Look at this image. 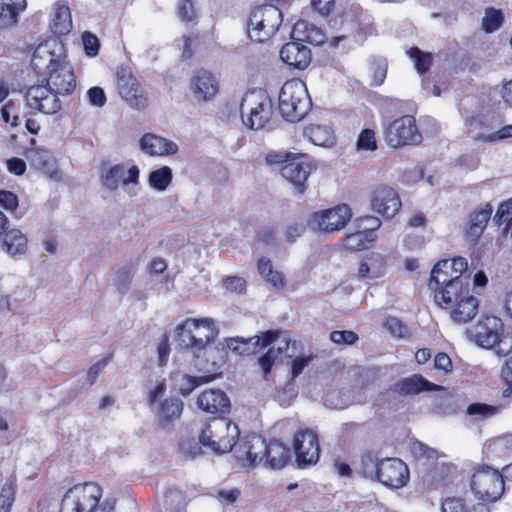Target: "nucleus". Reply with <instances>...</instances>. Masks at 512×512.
<instances>
[{"instance_id": "nucleus-35", "label": "nucleus", "mask_w": 512, "mask_h": 512, "mask_svg": "<svg viewBox=\"0 0 512 512\" xmlns=\"http://www.w3.org/2000/svg\"><path fill=\"white\" fill-rule=\"evenodd\" d=\"M72 28L70 8L64 2H57L53 7L51 30L54 34L66 35Z\"/></svg>"}, {"instance_id": "nucleus-17", "label": "nucleus", "mask_w": 512, "mask_h": 512, "mask_svg": "<svg viewBox=\"0 0 512 512\" xmlns=\"http://www.w3.org/2000/svg\"><path fill=\"white\" fill-rule=\"evenodd\" d=\"M379 472V482L390 489L404 487L410 477L408 466L398 458L382 459Z\"/></svg>"}, {"instance_id": "nucleus-39", "label": "nucleus", "mask_w": 512, "mask_h": 512, "mask_svg": "<svg viewBox=\"0 0 512 512\" xmlns=\"http://www.w3.org/2000/svg\"><path fill=\"white\" fill-rule=\"evenodd\" d=\"M500 412L499 406L488 405L485 403H472L466 408V416L472 422H482L493 416L497 415Z\"/></svg>"}, {"instance_id": "nucleus-14", "label": "nucleus", "mask_w": 512, "mask_h": 512, "mask_svg": "<svg viewBox=\"0 0 512 512\" xmlns=\"http://www.w3.org/2000/svg\"><path fill=\"white\" fill-rule=\"evenodd\" d=\"M60 94L42 84L31 86L26 92L27 105L46 115H53L61 110Z\"/></svg>"}, {"instance_id": "nucleus-43", "label": "nucleus", "mask_w": 512, "mask_h": 512, "mask_svg": "<svg viewBox=\"0 0 512 512\" xmlns=\"http://www.w3.org/2000/svg\"><path fill=\"white\" fill-rule=\"evenodd\" d=\"M172 179V169L168 166H163L150 172L148 177V184L152 189L163 192L171 184Z\"/></svg>"}, {"instance_id": "nucleus-1", "label": "nucleus", "mask_w": 512, "mask_h": 512, "mask_svg": "<svg viewBox=\"0 0 512 512\" xmlns=\"http://www.w3.org/2000/svg\"><path fill=\"white\" fill-rule=\"evenodd\" d=\"M217 330L211 318H189L177 328L178 345L191 353L194 358V366L199 371H209L208 364L219 368L223 362L222 356L216 347L210 345Z\"/></svg>"}, {"instance_id": "nucleus-36", "label": "nucleus", "mask_w": 512, "mask_h": 512, "mask_svg": "<svg viewBox=\"0 0 512 512\" xmlns=\"http://www.w3.org/2000/svg\"><path fill=\"white\" fill-rule=\"evenodd\" d=\"M26 157L30 164L37 169L43 170L52 175L55 172L56 160L49 150L43 148H32L27 151Z\"/></svg>"}, {"instance_id": "nucleus-26", "label": "nucleus", "mask_w": 512, "mask_h": 512, "mask_svg": "<svg viewBox=\"0 0 512 512\" xmlns=\"http://www.w3.org/2000/svg\"><path fill=\"white\" fill-rule=\"evenodd\" d=\"M140 149L149 156H170L178 152V145L152 133L144 134L139 141Z\"/></svg>"}, {"instance_id": "nucleus-42", "label": "nucleus", "mask_w": 512, "mask_h": 512, "mask_svg": "<svg viewBox=\"0 0 512 512\" xmlns=\"http://www.w3.org/2000/svg\"><path fill=\"white\" fill-rule=\"evenodd\" d=\"M375 233L371 231H358L348 234L343 241L346 249L351 251H360L366 249L368 244L375 240Z\"/></svg>"}, {"instance_id": "nucleus-27", "label": "nucleus", "mask_w": 512, "mask_h": 512, "mask_svg": "<svg viewBox=\"0 0 512 512\" xmlns=\"http://www.w3.org/2000/svg\"><path fill=\"white\" fill-rule=\"evenodd\" d=\"M197 405L207 413L225 414L229 412L230 400L222 390L210 389L198 396Z\"/></svg>"}, {"instance_id": "nucleus-23", "label": "nucleus", "mask_w": 512, "mask_h": 512, "mask_svg": "<svg viewBox=\"0 0 512 512\" xmlns=\"http://www.w3.org/2000/svg\"><path fill=\"white\" fill-rule=\"evenodd\" d=\"M45 86L60 94L69 95L76 87V80L72 66L66 62L45 75Z\"/></svg>"}, {"instance_id": "nucleus-51", "label": "nucleus", "mask_w": 512, "mask_h": 512, "mask_svg": "<svg viewBox=\"0 0 512 512\" xmlns=\"http://www.w3.org/2000/svg\"><path fill=\"white\" fill-rule=\"evenodd\" d=\"M16 485L14 481L8 480L0 491V512H10L15 501Z\"/></svg>"}, {"instance_id": "nucleus-5", "label": "nucleus", "mask_w": 512, "mask_h": 512, "mask_svg": "<svg viewBox=\"0 0 512 512\" xmlns=\"http://www.w3.org/2000/svg\"><path fill=\"white\" fill-rule=\"evenodd\" d=\"M241 118L245 126L253 130L262 129L271 119L272 101L266 91H247L240 103Z\"/></svg>"}, {"instance_id": "nucleus-60", "label": "nucleus", "mask_w": 512, "mask_h": 512, "mask_svg": "<svg viewBox=\"0 0 512 512\" xmlns=\"http://www.w3.org/2000/svg\"><path fill=\"white\" fill-rule=\"evenodd\" d=\"M87 97H88L89 103L92 106H95L98 108L103 107L107 100L104 90L98 86H94V87L90 88L87 91Z\"/></svg>"}, {"instance_id": "nucleus-41", "label": "nucleus", "mask_w": 512, "mask_h": 512, "mask_svg": "<svg viewBox=\"0 0 512 512\" xmlns=\"http://www.w3.org/2000/svg\"><path fill=\"white\" fill-rule=\"evenodd\" d=\"M380 464H382V459H379L375 454L372 452L364 453L359 462L360 473L367 479L379 481Z\"/></svg>"}, {"instance_id": "nucleus-12", "label": "nucleus", "mask_w": 512, "mask_h": 512, "mask_svg": "<svg viewBox=\"0 0 512 512\" xmlns=\"http://www.w3.org/2000/svg\"><path fill=\"white\" fill-rule=\"evenodd\" d=\"M117 89L121 99L132 109L144 110L147 107V93L126 67H120L117 70Z\"/></svg>"}, {"instance_id": "nucleus-49", "label": "nucleus", "mask_w": 512, "mask_h": 512, "mask_svg": "<svg viewBox=\"0 0 512 512\" xmlns=\"http://www.w3.org/2000/svg\"><path fill=\"white\" fill-rule=\"evenodd\" d=\"M132 266H123L119 268L114 277V284L121 294H125L130 289V284L134 275Z\"/></svg>"}, {"instance_id": "nucleus-15", "label": "nucleus", "mask_w": 512, "mask_h": 512, "mask_svg": "<svg viewBox=\"0 0 512 512\" xmlns=\"http://www.w3.org/2000/svg\"><path fill=\"white\" fill-rule=\"evenodd\" d=\"M266 441L258 435L241 438L234 447V456L243 467H251L263 462Z\"/></svg>"}, {"instance_id": "nucleus-20", "label": "nucleus", "mask_w": 512, "mask_h": 512, "mask_svg": "<svg viewBox=\"0 0 512 512\" xmlns=\"http://www.w3.org/2000/svg\"><path fill=\"white\" fill-rule=\"evenodd\" d=\"M467 268V260L463 257L441 260L432 269L429 285L433 287V283H445L448 279L468 280L462 276Z\"/></svg>"}, {"instance_id": "nucleus-4", "label": "nucleus", "mask_w": 512, "mask_h": 512, "mask_svg": "<svg viewBox=\"0 0 512 512\" xmlns=\"http://www.w3.org/2000/svg\"><path fill=\"white\" fill-rule=\"evenodd\" d=\"M279 111L289 122L305 117L312 106L306 84L299 79L286 81L279 92Z\"/></svg>"}, {"instance_id": "nucleus-52", "label": "nucleus", "mask_w": 512, "mask_h": 512, "mask_svg": "<svg viewBox=\"0 0 512 512\" xmlns=\"http://www.w3.org/2000/svg\"><path fill=\"white\" fill-rule=\"evenodd\" d=\"M503 20L504 17L500 10L487 8L482 19L483 29L488 33L494 32L501 27Z\"/></svg>"}, {"instance_id": "nucleus-45", "label": "nucleus", "mask_w": 512, "mask_h": 512, "mask_svg": "<svg viewBox=\"0 0 512 512\" xmlns=\"http://www.w3.org/2000/svg\"><path fill=\"white\" fill-rule=\"evenodd\" d=\"M407 54L413 61L418 74L423 75L429 71L433 63V56L431 53L424 52L417 47H412L407 51Z\"/></svg>"}, {"instance_id": "nucleus-53", "label": "nucleus", "mask_w": 512, "mask_h": 512, "mask_svg": "<svg viewBox=\"0 0 512 512\" xmlns=\"http://www.w3.org/2000/svg\"><path fill=\"white\" fill-rule=\"evenodd\" d=\"M371 271V279L379 278L385 273V258L379 253H371L366 258Z\"/></svg>"}, {"instance_id": "nucleus-18", "label": "nucleus", "mask_w": 512, "mask_h": 512, "mask_svg": "<svg viewBox=\"0 0 512 512\" xmlns=\"http://www.w3.org/2000/svg\"><path fill=\"white\" fill-rule=\"evenodd\" d=\"M502 321L494 316L480 320L473 329L468 330L476 344L485 349L494 348L502 335Z\"/></svg>"}, {"instance_id": "nucleus-54", "label": "nucleus", "mask_w": 512, "mask_h": 512, "mask_svg": "<svg viewBox=\"0 0 512 512\" xmlns=\"http://www.w3.org/2000/svg\"><path fill=\"white\" fill-rule=\"evenodd\" d=\"M358 150L374 151L377 149L375 132L371 129H364L357 140Z\"/></svg>"}, {"instance_id": "nucleus-58", "label": "nucleus", "mask_w": 512, "mask_h": 512, "mask_svg": "<svg viewBox=\"0 0 512 512\" xmlns=\"http://www.w3.org/2000/svg\"><path fill=\"white\" fill-rule=\"evenodd\" d=\"M82 41L85 52L88 56L93 57L98 54L100 44L98 38L95 35L90 32H85L82 35Z\"/></svg>"}, {"instance_id": "nucleus-64", "label": "nucleus", "mask_w": 512, "mask_h": 512, "mask_svg": "<svg viewBox=\"0 0 512 512\" xmlns=\"http://www.w3.org/2000/svg\"><path fill=\"white\" fill-rule=\"evenodd\" d=\"M442 512H467L464 503L458 498H448L442 503Z\"/></svg>"}, {"instance_id": "nucleus-57", "label": "nucleus", "mask_w": 512, "mask_h": 512, "mask_svg": "<svg viewBox=\"0 0 512 512\" xmlns=\"http://www.w3.org/2000/svg\"><path fill=\"white\" fill-rule=\"evenodd\" d=\"M1 116L5 123H11L12 126L20 124L19 114L16 112V106L13 101L7 102L1 109Z\"/></svg>"}, {"instance_id": "nucleus-8", "label": "nucleus", "mask_w": 512, "mask_h": 512, "mask_svg": "<svg viewBox=\"0 0 512 512\" xmlns=\"http://www.w3.org/2000/svg\"><path fill=\"white\" fill-rule=\"evenodd\" d=\"M102 497L101 487L93 482L70 488L61 502L60 512H91Z\"/></svg>"}, {"instance_id": "nucleus-3", "label": "nucleus", "mask_w": 512, "mask_h": 512, "mask_svg": "<svg viewBox=\"0 0 512 512\" xmlns=\"http://www.w3.org/2000/svg\"><path fill=\"white\" fill-rule=\"evenodd\" d=\"M238 426L227 418H212L199 435V442L217 454L234 451L239 439Z\"/></svg>"}, {"instance_id": "nucleus-24", "label": "nucleus", "mask_w": 512, "mask_h": 512, "mask_svg": "<svg viewBox=\"0 0 512 512\" xmlns=\"http://www.w3.org/2000/svg\"><path fill=\"white\" fill-rule=\"evenodd\" d=\"M371 205L382 216L392 218L400 209L401 201L394 189L379 187L373 192Z\"/></svg>"}, {"instance_id": "nucleus-40", "label": "nucleus", "mask_w": 512, "mask_h": 512, "mask_svg": "<svg viewBox=\"0 0 512 512\" xmlns=\"http://www.w3.org/2000/svg\"><path fill=\"white\" fill-rule=\"evenodd\" d=\"M216 369L217 368L213 367V369H209V371H207L208 374L202 376H191L188 374L183 375L179 384V391L181 395L186 397L190 395L195 388L213 381L216 378V374L212 373V371H215Z\"/></svg>"}, {"instance_id": "nucleus-50", "label": "nucleus", "mask_w": 512, "mask_h": 512, "mask_svg": "<svg viewBox=\"0 0 512 512\" xmlns=\"http://www.w3.org/2000/svg\"><path fill=\"white\" fill-rule=\"evenodd\" d=\"M164 505L169 512H184L186 502L179 490L170 489L164 496Z\"/></svg>"}, {"instance_id": "nucleus-28", "label": "nucleus", "mask_w": 512, "mask_h": 512, "mask_svg": "<svg viewBox=\"0 0 512 512\" xmlns=\"http://www.w3.org/2000/svg\"><path fill=\"white\" fill-rule=\"evenodd\" d=\"M493 208L487 203L479 209H475L468 217L465 226V237L470 242H476L483 234L486 225L491 218Z\"/></svg>"}, {"instance_id": "nucleus-61", "label": "nucleus", "mask_w": 512, "mask_h": 512, "mask_svg": "<svg viewBox=\"0 0 512 512\" xmlns=\"http://www.w3.org/2000/svg\"><path fill=\"white\" fill-rule=\"evenodd\" d=\"M224 287L233 293L242 294L246 290V281L237 276H230L224 279Z\"/></svg>"}, {"instance_id": "nucleus-38", "label": "nucleus", "mask_w": 512, "mask_h": 512, "mask_svg": "<svg viewBox=\"0 0 512 512\" xmlns=\"http://www.w3.org/2000/svg\"><path fill=\"white\" fill-rule=\"evenodd\" d=\"M3 235L2 248L7 254L15 256L26 251L27 238L20 230H6Z\"/></svg>"}, {"instance_id": "nucleus-11", "label": "nucleus", "mask_w": 512, "mask_h": 512, "mask_svg": "<svg viewBox=\"0 0 512 512\" xmlns=\"http://www.w3.org/2000/svg\"><path fill=\"white\" fill-rule=\"evenodd\" d=\"M351 217V208L346 204H340L314 212L310 217L309 226L314 231L333 233L345 228Z\"/></svg>"}, {"instance_id": "nucleus-6", "label": "nucleus", "mask_w": 512, "mask_h": 512, "mask_svg": "<svg viewBox=\"0 0 512 512\" xmlns=\"http://www.w3.org/2000/svg\"><path fill=\"white\" fill-rule=\"evenodd\" d=\"M283 21L280 9L274 5H263L254 9L249 17L248 35L252 41L264 42L278 31Z\"/></svg>"}, {"instance_id": "nucleus-22", "label": "nucleus", "mask_w": 512, "mask_h": 512, "mask_svg": "<svg viewBox=\"0 0 512 512\" xmlns=\"http://www.w3.org/2000/svg\"><path fill=\"white\" fill-rule=\"evenodd\" d=\"M184 408L183 401L178 397H170L152 407L155 423L158 428L166 430L180 418Z\"/></svg>"}, {"instance_id": "nucleus-21", "label": "nucleus", "mask_w": 512, "mask_h": 512, "mask_svg": "<svg viewBox=\"0 0 512 512\" xmlns=\"http://www.w3.org/2000/svg\"><path fill=\"white\" fill-rule=\"evenodd\" d=\"M190 90L198 102L211 101L219 90L215 76L207 70H198L190 81Z\"/></svg>"}, {"instance_id": "nucleus-46", "label": "nucleus", "mask_w": 512, "mask_h": 512, "mask_svg": "<svg viewBox=\"0 0 512 512\" xmlns=\"http://www.w3.org/2000/svg\"><path fill=\"white\" fill-rule=\"evenodd\" d=\"M125 166L117 164L110 167L102 175V184L109 191H115L120 182L123 184V176L125 175Z\"/></svg>"}, {"instance_id": "nucleus-63", "label": "nucleus", "mask_w": 512, "mask_h": 512, "mask_svg": "<svg viewBox=\"0 0 512 512\" xmlns=\"http://www.w3.org/2000/svg\"><path fill=\"white\" fill-rule=\"evenodd\" d=\"M357 339V334L352 331H333L330 334V340L336 344L351 345L355 343Z\"/></svg>"}, {"instance_id": "nucleus-30", "label": "nucleus", "mask_w": 512, "mask_h": 512, "mask_svg": "<svg viewBox=\"0 0 512 512\" xmlns=\"http://www.w3.org/2000/svg\"><path fill=\"white\" fill-rule=\"evenodd\" d=\"M392 391L402 396L416 395L422 391H433L441 389L440 386L429 382L420 375H412L396 382L392 386Z\"/></svg>"}, {"instance_id": "nucleus-48", "label": "nucleus", "mask_w": 512, "mask_h": 512, "mask_svg": "<svg viewBox=\"0 0 512 512\" xmlns=\"http://www.w3.org/2000/svg\"><path fill=\"white\" fill-rule=\"evenodd\" d=\"M293 344H295V353H294V356L291 357V358H294L292 361V366H291V374H292V378H296L297 376H299L302 373L304 368L309 364V362L312 359V356H297V352H298L297 345L298 344L295 340H292V339H291V343L289 345V348H290L288 351L289 354L293 353V348H292ZM282 357L290 358L289 356H287L284 353L278 358V360H280Z\"/></svg>"}, {"instance_id": "nucleus-31", "label": "nucleus", "mask_w": 512, "mask_h": 512, "mask_svg": "<svg viewBox=\"0 0 512 512\" xmlns=\"http://www.w3.org/2000/svg\"><path fill=\"white\" fill-rule=\"evenodd\" d=\"M292 38L301 42H308L312 45H322L327 37L321 28L307 20L297 21L292 29Z\"/></svg>"}, {"instance_id": "nucleus-62", "label": "nucleus", "mask_w": 512, "mask_h": 512, "mask_svg": "<svg viewBox=\"0 0 512 512\" xmlns=\"http://www.w3.org/2000/svg\"><path fill=\"white\" fill-rule=\"evenodd\" d=\"M512 214V198L501 203L494 216V221L501 225L504 222H510V215Z\"/></svg>"}, {"instance_id": "nucleus-9", "label": "nucleus", "mask_w": 512, "mask_h": 512, "mask_svg": "<svg viewBox=\"0 0 512 512\" xmlns=\"http://www.w3.org/2000/svg\"><path fill=\"white\" fill-rule=\"evenodd\" d=\"M66 62L63 45L57 40H48L34 50L31 67L37 74L45 76Z\"/></svg>"}, {"instance_id": "nucleus-33", "label": "nucleus", "mask_w": 512, "mask_h": 512, "mask_svg": "<svg viewBox=\"0 0 512 512\" xmlns=\"http://www.w3.org/2000/svg\"><path fill=\"white\" fill-rule=\"evenodd\" d=\"M290 459V451L282 443L273 441L266 444L263 464L272 469H282Z\"/></svg>"}, {"instance_id": "nucleus-44", "label": "nucleus", "mask_w": 512, "mask_h": 512, "mask_svg": "<svg viewBox=\"0 0 512 512\" xmlns=\"http://www.w3.org/2000/svg\"><path fill=\"white\" fill-rule=\"evenodd\" d=\"M258 271L260 275L274 287L281 289L284 287V278L283 275L273 270L272 263L267 258H260L258 260Z\"/></svg>"}, {"instance_id": "nucleus-32", "label": "nucleus", "mask_w": 512, "mask_h": 512, "mask_svg": "<svg viewBox=\"0 0 512 512\" xmlns=\"http://www.w3.org/2000/svg\"><path fill=\"white\" fill-rule=\"evenodd\" d=\"M496 353L499 357H508L502 367L501 375L507 387L503 391V396L508 397L512 393V338L499 336V341L496 343Z\"/></svg>"}, {"instance_id": "nucleus-59", "label": "nucleus", "mask_w": 512, "mask_h": 512, "mask_svg": "<svg viewBox=\"0 0 512 512\" xmlns=\"http://www.w3.org/2000/svg\"><path fill=\"white\" fill-rule=\"evenodd\" d=\"M165 391H166L165 380L164 379L157 380L156 384L149 390L148 402H149V405L151 406V408L160 402V399L164 395Z\"/></svg>"}, {"instance_id": "nucleus-34", "label": "nucleus", "mask_w": 512, "mask_h": 512, "mask_svg": "<svg viewBox=\"0 0 512 512\" xmlns=\"http://www.w3.org/2000/svg\"><path fill=\"white\" fill-rule=\"evenodd\" d=\"M303 133L316 146L331 147L335 144L334 131L328 125L310 124L305 127Z\"/></svg>"}, {"instance_id": "nucleus-55", "label": "nucleus", "mask_w": 512, "mask_h": 512, "mask_svg": "<svg viewBox=\"0 0 512 512\" xmlns=\"http://www.w3.org/2000/svg\"><path fill=\"white\" fill-rule=\"evenodd\" d=\"M410 451L417 458L434 459L437 451L420 441H412L410 443Z\"/></svg>"}, {"instance_id": "nucleus-2", "label": "nucleus", "mask_w": 512, "mask_h": 512, "mask_svg": "<svg viewBox=\"0 0 512 512\" xmlns=\"http://www.w3.org/2000/svg\"><path fill=\"white\" fill-rule=\"evenodd\" d=\"M291 343V333L282 330H269L262 332L260 335H255L248 339L232 338L228 340L227 347L234 353L240 356H249L258 353L259 351L268 348L265 354L259 359L258 363L263 373L267 375L273 366L278 361L282 354L289 357L294 356L295 344H293V353L289 354V345Z\"/></svg>"}, {"instance_id": "nucleus-19", "label": "nucleus", "mask_w": 512, "mask_h": 512, "mask_svg": "<svg viewBox=\"0 0 512 512\" xmlns=\"http://www.w3.org/2000/svg\"><path fill=\"white\" fill-rule=\"evenodd\" d=\"M296 459L300 467L315 464L319 459L317 435L310 430L298 432L294 437Z\"/></svg>"}, {"instance_id": "nucleus-13", "label": "nucleus", "mask_w": 512, "mask_h": 512, "mask_svg": "<svg viewBox=\"0 0 512 512\" xmlns=\"http://www.w3.org/2000/svg\"><path fill=\"white\" fill-rule=\"evenodd\" d=\"M314 169L310 158L306 154L295 153L287 163L282 165L280 172L283 178L289 181L298 193H304L306 181Z\"/></svg>"}, {"instance_id": "nucleus-47", "label": "nucleus", "mask_w": 512, "mask_h": 512, "mask_svg": "<svg viewBox=\"0 0 512 512\" xmlns=\"http://www.w3.org/2000/svg\"><path fill=\"white\" fill-rule=\"evenodd\" d=\"M488 449L499 458L509 459L512 457V435H506L493 439Z\"/></svg>"}, {"instance_id": "nucleus-56", "label": "nucleus", "mask_w": 512, "mask_h": 512, "mask_svg": "<svg viewBox=\"0 0 512 512\" xmlns=\"http://www.w3.org/2000/svg\"><path fill=\"white\" fill-rule=\"evenodd\" d=\"M178 15L184 22H192L197 17L192 0H181L179 2Z\"/></svg>"}, {"instance_id": "nucleus-16", "label": "nucleus", "mask_w": 512, "mask_h": 512, "mask_svg": "<svg viewBox=\"0 0 512 512\" xmlns=\"http://www.w3.org/2000/svg\"><path fill=\"white\" fill-rule=\"evenodd\" d=\"M434 284V299L442 309L455 305L461 298L470 294L469 280L448 279L445 283Z\"/></svg>"}, {"instance_id": "nucleus-29", "label": "nucleus", "mask_w": 512, "mask_h": 512, "mask_svg": "<svg viewBox=\"0 0 512 512\" xmlns=\"http://www.w3.org/2000/svg\"><path fill=\"white\" fill-rule=\"evenodd\" d=\"M479 307L478 299L471 293L461 298L455 305L446 308L450 318L457 324H465L477 315Z\"/></svg>"}, {"instance_id": "nucleus-10", "label": "nucleus", "mask_w": 512, "mask_h": 512, "mask_svg": "<svg viewBox=\"0 0 512 512\" xmlns=\"http://www.w3.org/2000/svg\"><path fill=\"white\" fill-rule=\"evenodd\" d=\"M385 140L390 147L417 145L422 141L415 118L405 115L391 122L385 129Z\"/></svg>"}, {"instance_id": "nucleus-37", "label": "nucleus", "mask_w": 512, "mask_h": 512, "mask_svg": "<svg viewBox=\"0 0 512 512\" xmlns=\"http://www.w3.org/2000/svg\"><path fill=\"white\" fill-rule=\"evenodd\" d=\"M26 7V0H8V3L0 5V27H11L17 24L19 14Z\"/></svg>"}, {"instance_id": "nucleus-7", "label": "nucleus", "mask_w": 512, "mask_h": 512, "mask_svg": "<svg viewBox=\"0 0 512 512\" xmlns=\"http://www.w3.org/2000/svg\"><path fill=\"white\" fill-rule=\"evenodd\" d=\"M471 490L479 500L495 502L504 492V480L497 469L481 466L471 477Z\"/></svg>"}, {"instance_id": "nucleus-25", "label": "nucleus", "mask_w": 512, "mask_h": 512, "mask_svg": "<svg viewBox=\"0 0 512 512\" xmlns=\"http://www.w3.org/2000/svg\"><path fill=\"white\" fill-rule=\"evenodd\" d=\"M280 58L287 65L304 70L311 62V51L301 41L294 40L283 45Z\"/></svg>"}]
</instances>
